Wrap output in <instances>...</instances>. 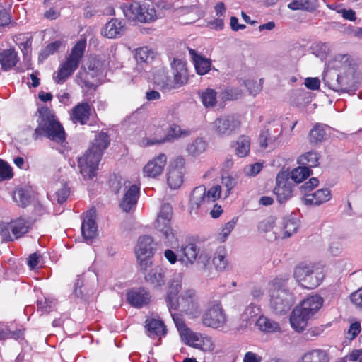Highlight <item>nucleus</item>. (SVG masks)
Returning a JSON list of instances; mask_svg holds the SVG:
<instances>
[{"mask_svg":"<svg viewBox=\"0 0 362 362\" xmlns=\"http://www.w3.org/2000/svg\"><path fill=\"white\" fill-rule=\"evenodd\" d=\"M110 142V139L107 133H99L95 136L92 146L78 158V166L84 179H92L96 175L99 162Z\"/></svg>","mask_w":362,"mask_h":362,"instance_id":"1","label":"nucleus"},{"mask_svg":"<svg viewBox=\"0 0 362 362\" xmlns=\"http://www.w3.org/2000/svg\"><path fill=\"white\" fill-rule=\"evenodd\" d=\"M38 113L37 127L33 133V139L37 140L44 136L64 146L66 144L64 129L55 118L52 111L49 107L44 106L38 109Z\"/></svg>","mask_w":362,"mask_h":362,"instance_id":"2","label":"nucleus"},{"mask_svg":"<svg viewBox=\"0 0 362 362\" xmlns=\"http://www.w3.org/2000/svg\"><path fill=\"white\" fill-rule=\"evenodd\" d=\"M288 277H276L271 282L270 305L276 314H284L288 312L295 302V298L284 286Z\"/></svg>","mask_w":362,"mask_h":362,"instance_id":"3","label":"nucleus"},{"mask_svg":"<svg viewBox=\"0 0 362 362\" xmlns=\"http://www.w3.org/2000/svg\"><path fill=\"white\" fill-rule=\"evenodd\" d=\"M86 47V40L85 39L80 40L72 47L71 53L65 62L60 65L57 75L54 76L57 83H63L78 68Z\"/></svg>","mask_w":362,"mask_h":362,"instance_id":"4","label":"nucleus"},{"mask_svg":"<svg viewBox=\"0 0 362 362\" xmlns=\"http://www.w3.org/2000/svg\"><path fill=\"white\" fill-rule=\"evenodd\" d=\"M294 277L303 288L314 289L325 277L324 268L319 264L301 263L295 268Z\"/></svg>","mask_w":362,"mask_h":362,"instance_id":"5","label":"nucleus"},{"mask_svg":"<svg viewBox=\"0 0 362 362\" xmlns=\"http://www.w3.org/2000/svg\"><path fill=\"white\" fill-rule=\"evenodd\" d=\"M121 9L125 17L132 21L150 23L156 18V12L152 5L139 4L133 0H126L121 4Z\"/></svg>","mask_w":362,"mask_h":362,"instance_id":"6","label":"nucleus"},{"mask_svg":"<svg viewBox=\"0 0 362 362\" xmlns=\"http://www.w3.org/2000/svg\"><path fill=\"white\" fill-rule=\"evenodd\" d=\"M173 214V207L168 203L161 206L158 215L155 227L162 234L165 244L171 247L178 245L176 235L170 226Z\"/></svg>","mask_w":362,"mask_h":362,"instance_id":"7","label":"nucleus"},{"mask_svg":"<svg viewBox=\"0 0 362 362\" xmlns=\"http://www.w3.org/2000/svg\"><path fill=\"white\" fill-rule=\"evenodd\" d=\"M114 184L115 182L112 183L111 187L115 194H118L122 189L124 191V196L119 202L122 210L126 213L134 210L139 198V187L135 184L130 185L128 180H119L116 186H114Z\"/></svg>","mask_w":362,"mask_h":362,"instance_id":"8","label":"nucleus"},{"mask_svg":"<svg viewBox=\"0 0 362 362\" xmlns=\"http://www.w3.org/2000/svg\"><path fill=\"white\" fill-rule=\"evenodd\" d=\"M240 127V121L234 115H222L213 122V130L219 137H226L235 134Z\"/></svg>","mask_w":362,"mask_h":362,"instance_id":"9","label":"nucleus"},{"mask_svg":"<svg viewBox=\"0 0 362 362\" xmlns=\"http://www.w3.org/2000/svg\"><path fill=\"white\" fill-rule=\"evenodd\" d=\"M187 132L182 130L180 126L173 124L170 127L166 133L163 132L162 128L157 127L156 129L155 136L152 138H146L144 141L146 142V146H152L166 142H174L182 136H187Z\"/></svg>","mask_w":362,"mask_h":362,"instance_id":"10","label":"nucleus"},{"mask_svg":"<svg viewBox=\"0 0 362 362\" xmlns=\"http://www.w3.org/2000/svg\"><path fill=\"white\" fill-rule=\"evenodd\" d=\"M182 257L179 259L185 267H189L194 264L195 261L198 259L199 262L203 263L204 265L209 262L210 257L207 254L200 253L198 246L193 243L187 245H182L179 250Z\"/></svg>","mask_w":362,"mask_h":362,"instance_id":"11","label":"nucleus"},{"mask_svg":"<svg viewBox=\"0 0 362 362\" xmlns=\"http://www.w3.org/2000/svg\"><path fill=\"white\" fill-rule=\"evenodd\" d=\"M172 318L179 332L181 339L187 345L197 349L202 346L203 339L199 333L194 332L187 327L183 320L177 314H172Z\"/></svg>","mask_w":362,"mask_h":362,"instance_id":"12","label":"nucleus"},{"mask_svg":"<svg viewBox=\"0 0 362 362\" xmlns=\"http://www.w3.org/2000/svg\"><path fill=\"white\" fill-rule=\"evenodd\" d=\"M293 182L290 180L289 174L282 172L277 174L274 194L278 202H286L293 196Z\"/></svg>","mask_w":362,"mask_h":362,"instance_id":"13","label":"nucleus"},{"mask_svg":"<svg viewBox=\"0 0 362 362\" xmlns=\"http://www.w3.org/2000/svg\"><path fill=\"white\" fill-rule=\"evenodd\" d=\"M29 229L30 223L24 218H18L2 229L0 235L5 241H13L27 233Z\"/></svg>","mask_w":362,"mask_h":362,"instance_id":"14","label":"nucleus"},{"mask_svg":"<svg viewBox=\"0 0 362 362\" xmlns=\"http://www.w3.org/2000/svg\"><path fill=\"white\" fill-rule=\"evenodd\" d=\"M185 160L182 157H177L169 166L167 182L172 189L179 188L183 182Z\"/></svg>","mask_w":362,"mask_h":362,"instance_id":"15","label":"nucleus"},{"mask_svg":"<svg viewBox=\"0 0 362 362\" xmlns=\"http://www.w3.org/2000/svg\"><path fill=\"white\" fill-rule=\"evenodd\" d=\"M177 299L179 303L178 310L193 317H196L199 314V306L194 290L189 289L185 291Z\"/></svg>","mask_w":362,"mask_h":362,"instance_id":"16","label":"nucleus"},{"mask_svg":"<svg viewBox=\"0 0 362 362\" xmlns=\"http://www.w3.org/2000/svg\"><path fill=\"white\" fill-rule=\"evenodd\" d=\"M226 321V315L220 304H214L204 313L202 322L205 326L218 328Z\"/></svg>","mask_w":362,"mask_h":362,"instance_id":"17","label":"nucleus"},{"mask_svg":"<svg viewBox=\"0 0 362 362\" xmlns=\"http://www.w3.org/2000/svg\"><path fill=\"white\" fill-rule=\"evenodd\" d=\"M95 209L87 211L83 217L81 233L83 238L88 243H91L98 235V226L95 223Z\"/></svg>","mask_w":362,"mask_h":362,"instance_id":"18","label":"nucleus"},{"mask_svg":"<svg viewBox=\"0 0 362 362\" xmlns=\"http://www.w3.org/2000/svg\"><path fill=\"white\" fill-rule=\"evenodd\" d=\"M181 276L180 274L175 275L169 282L168 291L166 296V301L170 315L176 314L173 313V310H178L179 303L177 296L181 289Z\"/></svg>","mask_w":362,"mask_h":362,"instance_id":"19","label":"nucleus"},{"mask_svg":"<svg viewBox=\"0 0 362 362\" xmlns=\"http://www.w3.org/2000/svg\"><path fill=\"white\" fill-rule=\"evenodd\" d=\"M151 298L149 292L142 287L134 288L127 293L129 303L136 308H141L148 304Z\"/></svg>","mask_w":362,"mask_h":362,"instance_id":"20","label":"nucleus"},{"mask_svg":"<svg viewBox=\"0 0 362 362\" xmlns=\"http://www.w3.org/2000/svg\"><path fill=\"white\" fill-rule=\"evenodd\" d=\"M209 205L206 200V187L204 185L196 187L191 193L189 199L190 213L197 214L199 209H205Z\"/></svg>","mask_w":362,"mask_h":362,"instance_id":"21","label":"nucleus"},{"mask_svg":"<svg viewBox=\"0 0 362 362\" xmlns=\"http://www.w3.org/2000/svg\"><path fill=\"white\" fill-rule=\"evenodd\" d=\"M125 31V23L117 18H112L101 29V35L108 39L121 37Z\"/></svg>","mask_w":362,"mask_h":362,"instance_id":"22","label":"nucleus"},{"mask_svg":"<svg viewBox=\"0 0 362 362\" xmlns=\"http://www.w3.org/2000/svg\"><path fill=\"white\" fill-rule=\"evenodd\" d=\"M331 132V127L322 123H317L310 129L308 135L309 141L311 144H320L327 140Z\"/></svg>","mask_w":362,"mask_h":362,"instance_id":"23","label":"nucleus"},{"mask_svg":"<svg viewBox=\"0 0 362 362\" xmlns=\"http://www.w3.org/2000/svg\"><path fill=\"white\" fill-rule=\"evenodd\" d=\"M166 163L167 157L165 154L160 153L144 166V173L148 177H155L162 173Z\"/></svg>","mask_w":362,"mask_h":362,"instance_id":"24","label":"nucleus"},{"mask_svg":"<svg viewBox=\"0 0 362 362\" xmlns=\"http://www.w3.org/2000/svg\"><path fill=\"white\" fill-rule=\"evenodd\" d=\"M171 67L173 70L175 88H179L187 81V71L186 64L181 59H174L171 62Z\"/></svg>","mask_w":362,"mask_h":362,"instance_id":"25","label":"nucleus"},{"mask_svg":"<svg viewBox=\"0 0 362 362\" xmlns=\"http://www.w3.org/2000/svg\"><path fill=\"white\" fill-rule=\"evenodd\" d=\"M311 317L307 315L300 308L296 306L292 311L290 316V323L291 327L297 332H303L307 325L308 321Z\"/></svg>","mask_w":362,"mask_h":362,"instance_id":"26","label":"nucleus"},{"mask_svg":"<svg viewBox=\"0 0 362 362\" xmlns=\"http://www.w3.org/2000/svg\"><path fill=\"white\" fill-rule=\"evenodd\" d=\"M18 61L19 57L14 48L4 49L0 51V64L4 71L11 70Z\"/></svg>","mask_w":362,"mask_h":362,"instance_id":"27","label":"nucleus"},{"mask_svg":"<svg viewBox=\"0 0 362 362\" xmlns=\"http://www.w3.org/2000/svg\"><path fill=\"white\" fill-rule=\"evenodd\" d=\"M322 304V298L315 295L304 299L298 307L312 317L321 308Z\"/></svg>","mask_w":362,"mask_h":362,"instance_id":"28","label":"nucleus"},{"mask_svg":"<svg viewBox=\"0 0 362 362\" xmlns=\"http://www.w3.org/2000/svg\"><path fill=\"white\" fill-rule=\"evenodd\" d=\"M90 115V105L86 102H82L78 103L72 109L71 117L74 122H78L81 124H86L89 120Z\"/></svg>","mask_w":362,"mask_h":362,"instance_id":"29","label":"nucleus"},{"mask_svg":"<svg viewBox=\"0 0 362 362\" xmlns=\"http://www.w3.org/2000/svg\"><path fill=\"white\" fill-rule=\"evenodd\" d=\"M156 250V243L153 238L148 235H144L139 238L136 247V255L143 257H153Z\"/></svg>","mask_w":362,"mask_h":362,"instance_id":"30","label":"nucleus"},{"mask_svg":"<svg viewBox=\"0 0 362 362\" xmlns=\"http://www.w3.org/2000/svg\"><path fill=\"white\" fill-rule=\"evenodd\" d=\"M347 71V74H339V86H341V89H339V93L354 94L358 88V86L354 77L355 70Z\"/></svg>","mask_w":362,"mask_h":362,"instance_id":"31","label":"nucleus"},{"mask_svg":"<svg viewBox=\"0 0 362 362\" xmlns=\"http://www.w3.org/2000/svg\"><path fill=\"white\" fill-rule=\"evenodd\" d=\"M156 56V52L148 47H142L135 50L134 58L137 63L138 69H144V65L152 62Z\"/></svg>","mask_w":362,"mask_h":362,"instance_id":"32","label":"nucleus"},{"mask_svg":"<svg viewBox=\"0 0 362 362\" xmlns=\"http://www.w3.org/2000/svg\"><path fill=\"white\" fill-rule=\"evenodd\" d=\"M331 198L330 190L327 188L317 190L313 194L306 195L303 198L306 205H320L329 201Z\"/></svg>","mask_w":362,"mask_h":362,"instance_id":"33","label":"nucleus"},{"mask_svg":"<svg viewBox=\"0 0 362 362\" xmlns=\"http://www.w3.org/2000/svg\"><path fill=\"white\" fill-rule=\"evenodd\" d=\"M145 327L148 332V335L153 339L157 337H161L166 334L165 326L160 320L153 318L146 320Z\"/></svg>","mask_w":362,"mask_h":362,"instance_id":"34","label":"nucleus"},{"mask_svg":"<svg viewBox=\"0 0 362 362\" xmlns=\"http://www.w3.org/2000/svg\"><path fill=\"white\" fill-rule=\"evenodd\" d=\"M189 53L192 59L197 73L199 75L208 73L211 65V60L197 54L196 51L192 49H189Z\"/></svg>","mask_w":362,"mask_h":362,"instance_id":"35","label":"nucleus"},{"mask_svg":"<svg viewBox=\"0 0 362 362\" xmlns=\"http://www.w3.org/2000/svg\"><path fill=\"white\" fill-rule=\"evenodd\" d=\"M145 281L154 288L163 286L165 283V274L160 267L151 269L145 276Z\"/></svg>","mask_w":362,"mask_h":362,"instance_id":"36","label":"nucleus"},{"mask_svg":"<svg viewBox=\"0 0 362 362\" xmlns=\"http://www.w3.org/2000/svg\"><path fill=\"white\" fill-rule=\"evenodd\" d=\"M329 357L327 352L323 349H316L305 352L300 358L299 362H329Z\"/></svg>","mask_w":362,"mask_h":362,"instance_id":"37","label":"nucleus"},{"mask_svg":"<svg viewBox=\"0 0 362 362\" xmlns=\"http://www.w3.org/2000/svg\"><path fill=\"white\" fill-rule=\"evenodd\" d=\"M199 98L205 108L214 107L217 103V92L216 90L207 88L198 93Z\"/></svg>","mask_w":362,"mask_h":362,"instance_id":"38","label":"nucleus"},{"mask_svg":"<svg viewBox=\"0 0 362 362\" xmlns=\"http://www.w3.org/2000/svg\"><path fill=\"white\" fill-rule=\"evenodd\" d=\"M153 80L154 83L164 91L175 89V84L164 69L158 70L155 74Z\"/></svg>","mask_w":362,"mask_h":362,"instance_id":"39","label":"nucleus"},{"mask_svg":"<svg viewBox=\"0 0 362 362\" xmlns=\"http://www.w3.org/2000/svg\"><path fill=\"white\" fill-rule=\"evenodd\" d=\"M332 66L334 69H340L347 71L355 70V64L349 54H337L332 61Z\"/></svg>","mask_w":362,"mask_h":362,"instance_id":"40","label":"nucleus"},{"mask_svg":"<svg viewBox=\"0 0 362 362\" xmlns=\"http://www.w3.org/2000/svg\"><path fill=\"white\" fill-rule=\"evenodd\" d=\"M208 147V143L202 137H197L187 146V151L192 156H198L204 153Z\"/></svg>","mask_w":362,"mask_h":362,"instance_id":"41","label":"nucleus"},{"mask_svg":"<svg viewBox=\"0 0 362 362\" xmlns=\"http://www.w3.org/2000/svg\"><path fill=\"white\" fill-rule=\"evenodd\" d=\"M255 325L264 332H275L280 330L279 325L264 315H260L256 320Z\"/></svg>","mask_w":362,"mask_h":362,"instance_id":"42","label":"nucleus"},{"mask_svg":"<svg viewBox=\"0 0 362 362\" xmlns=\"http://www.w3.org/2000/svg\"><path fill=\"white\" fill-rule=\"evenodd\" d=\"M260 308L256 304L250 303L241 315V319L245 321L247 325H251L252 322L256 323V317L260 313Z\"/></svg>","mask_w":362,"mask_h":362,"instance_id":"43","label":"nucleus"},{"mask_svg":"<svg viewBox=\"0 0 362 362\" xmlns=\"http://www.w3.org/2000/svg\"><path fill=\"white\" fill-rule=\"evenodd\" d=\"M317 0H292L288 7L293 11L303 10L307 11H314L317 6Z\"/></svg>","mask_w":362,"mask_h":362,"instance_id":"44","label":"nucleus"},{"mask_svg":"<svg viewBox=\"0 0 362 362\" xmlns=\"http://www.w3.org/2000/svg\"><path fill=\"white\" fill-rule=\"evenodd\" d=\"M13 199L18 206L24 208L30 202V190L26 188H18L13 192Z\"/></svg>","mask_w":362,"mask_h":362,"instance_id":"45","label":"nucleus"},{"mask_svg":"<svg viewBox=\"0 0 362 362\" xmlns=\"http://www.w3.org/2000/svg\"><path fill=\"white\" fill-rule=\"evenodd\" d=\"M212 261L218 271L223 272L227 269L228 262L226 258V251L224 247H221L217 249Z\"/></svg>","mask_w":362,"mask_h":362,"instance_id":"46","label":"nucleus"},{"mask_svg":"<svg viewBox=\"0 0 362 362\" xmlns=\"http://www.w3.org/2000/svg\"><path fill=\"white\" fill-rule=\"evenodd\" d=\"M319 155L317 152L311 151L302 155L298 159V163L300 165L308 167L310 169L317 166L319 162Z\"/></svg>","mask_w":362,"mask_h":362,"instance_id":"47","label":"nucleus"},{"mask_svg":"<svg viewBox=\"0 0 362 362\" xmlns=\"http://www.w3.org/2000/svg\"><path fill=\"white\" fill-rule=\"evenodd\" d=\"M312 173V170L308 167L299 166L294 168L289 175L290 180L296 183H300L305 180Z\"/></svg>","mask_w":362,"mask_h":362,"instance_id":"48","label":"nucleus"},{"mask_svg":"<svg viewBox=\"0 0 362 362\" xmlns=\"http://www.w3.org/2000/svg\"><path fill=\"white\" fill-rule=\"evenodd\" d=\"M250 140L248 136H241L236 141L235 153L238 157L243 158L250 151Z\"/></svg>","mask_w":362,"mask_h":362,"instance_id":"49","label":"nucleus"},{"mask_svg":"<svg viewBox=\"0 0 362 362\" xmlns=\"http://www.w3.org/2000/svg\"><path fill=\"white\" fill-rule=\"evenodd\" d=\"M323 82L326 86L335 92H339V89H341V86H339V74L334 72H326L323 76Z\"/></svg>","mask_w":362,"mask_h":362,"instance_id":"50","label":"nucleus"},{"mask_svg":"<svg viewBox=\"0 0 362 362\" xmlns=\"http://www.w3.org/2000/svg\"><path fill=\"white\" fill-rule=\"evenodd\" d=\"M299 222L296 218H286L284 221V238H288L296 233L299 228Z\"/></svg>","mask_w":362,"mask_h":362,"instance_id":"51","label":"nucleus"},{"mask_svg":"<svg viewBox=\"0 0 362 362\" xmlns=\"http://www.w3.org/2000/svg\"><path fill=\"white\" fill-rule=\"evenodd\" d=\"M62 46V42L60 40H56L48 44L46 47L42 50V52L39 55V59L43 60L46 59L48 56L56 53Z\"/></svg>","mask_w":362,"mask_h":362,"instance_id":"52","label":"nucleus"},{"mask_svg":"<svg viewBox=\"0 0 362 362\" xmlns=\"http://www.w3.org/2000/svg\"><path fill=\"white\" fill-rule=\"evenodd\" d=\"M83 286V279L81 276H78L74 285V289L71 295V298L76 300H82L84 296Z\"/></svg>","mask_w":362,"mask_h":362,"instance_id":"53","label":"nucleus"},{"mask_svg":"<svg viewBox=\"0 0 362 362\" xmlns=\"http://www.w3.org/2000/svg\"><path fill=\"white\" fill-rule=\"evenodd\" d=\"M13 176L11 167L6 162L0 159V182L10 180Z\"/></svg>","mask_w":362,"mask_h":362,"instance_id":"54","label":"nucleus"},{"mask_svg":"<svg viewBox=\"0 0 362 362\" xmlns=\"http://www.w3.org/2000/svg\"><path fill=\"white\" fill-rule=\"evenodd\" d=\"M221 187L216 185L211 187L208 191L206 190V200L209 205L213 204L221 196Z\"/></svg>","mask_w":362,"mask_h":362,"instance_id":"55","label":"nucleus"},{"mask_svg":"<svg viewBox=\"0 0 362 362\" xmlns=\"http://www.w3.org/2000/svg\"><path fill=\"white\" fill-rule=\"evenodd\" d=\"M236 221L232 219L224 225L222 228L221 232L219 233L218 238L221 242H224L226 240L231 231L233 230Z\"/></svg>","mask_w":362,"mask_h":362,"instance_id":"56","label":"nucleus"},{"mask_svg":"<svg viewBox=\"0 0 362 362\" xmlns=\"http://www.w3.org/2000/svg\"><path fill=\"white\" fill-rule=\"evenodd\" d=\"M52 302L46 298L39 299L37 301V311H40L42 314L49 313L52 308Z\"/></svg>","mask_w":362,"mask_h":362,"instance_id":"57","label":"nucleus"},{"mask_svg":"<svg viewBox=\"0 0 362 362\" xmlns=\"http://www.w3.org/2000/svg\"><path fill=\"white\" fill-rule=\"evenodd\" d=\"M319 181L316 177H312L309 180L308 182H306L305 184L300 187V192L305 194V197L308 195L309 192H311L314 187L318 185Z\"/></svg>","mask_w":362,"mask_h":362,"instance_id":"58","label":"nucleus"},{"mask_svg":"<svg viewBox=\"0 0 362 362\" xmlns=\"http://www.w3.org/2000/svg\"><path fill=\"white\" fill-rule=\"evenodd\" d=\"M70 194V189L66 185L56 192V197L59 204L65 202Z\"/></svg>","mask_w":362,"mask_h":362,"instance_id":"59","label":"nucleus"},{"mask_svg":"<svg viewBox=\"0 0 362 362\" xmlns=\"http://www.w3.org/2000/svg\"><path fill=\"white\" fill-rule=\"evenodd\" d=\"M274 226V220L273 218L269 217L262 220L258 224V230L260 232H268L270 231Z\"/></svg>","mask_w":362,"mask_h":362,"instance_id":"60","label":"nucleus"},{"mask_svg":"<svg viewBox=\"0 0 362 362\" xmlns=\"http://www.w3.org/2000/svg\"><path fill=\"white\" fill-rule=\"evenodd\" d=\"M236 183V180L230 176L223 177L222 185L226 189V197L229 195L230 190L235 186Z\"/></svg>","mask_w":362,"mask_h":362,"instance_id":"61","label":"nucleus"},{"mask_svg":"<svg viewBox=\"0 0 362 362\" xmlns=\"http://www.w3.org/2000/svg\"><path fill=\"white\" fill-rule=\"evenodd\" d=\"M361 332V324L358 322H353L350 325L347 332L348 338L354 339Z\"/></svg>","mask_w":362,"mask_h":362,"instance_id":"62","label":"nucleus"},{"mask_svg":"<svg viewBox=\"0 0 362 362\" xmlns=\"http://www.w3.org/2000/svg\"><path fill=\"white\" fill-rule=\"evenodd\" d=\"M245 85L250 93L252 95H256L262 89L261 85L253 80L245 81Z\"/></svg>","mask_w":362,"mask_h":362,"instance_id":"63","label":"nucleus"},{"mask_svg":"<svg viewBox=\"0 0 362 362\" xmlns=\"http://www.w3.org/2000/svg\"><path fill=\"white\" fill-rule=\"evenodd\" d=\"M351 302L362 309V287L351 295Z\"/></svg>","mask_w":362,"mask_h":362,"instance_id":"64","label":"nucleus"}]
</instances>
